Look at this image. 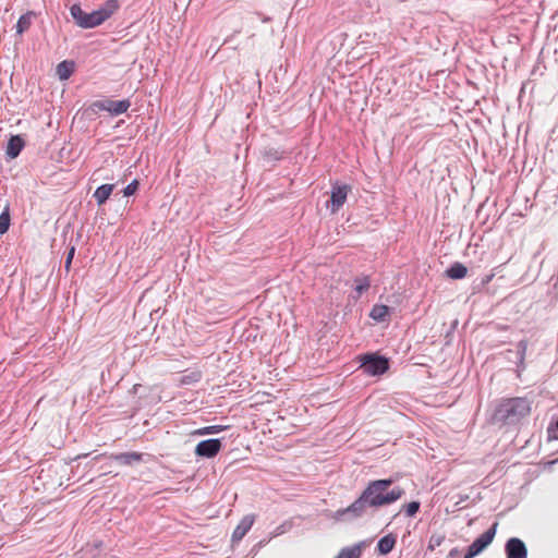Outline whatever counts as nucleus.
Here are the masks:
<instances>
[{
	"label": "nucleus",
	"mask_w": 558,
	"mask_h": 558,
	"mask_svg": "<svg viewBox=\"0 0 558 558\" xmlns=\"http://www.w3.org/2000/svg\"><path fill=\"white\" fill-rule=\"evenodd\" d=\"M531 412V404L525 398H510L505 399L496 408L494 417L498 422L505 424L518 423L521 418L529 415Z\"/></svg>",
	"instance_id": "7ed1b4c3"
},
{
	"label": "nucleus",
	"mask_w": 558,
	"mask_h": 558,
	"mask_svg": "<svg viewBox=\"0 0 558 558\" xmlns=\"http://www.w3.org/2000/svg\"><path fill=\"white\" fill-rule=\"evenodd\" d=\"M397 538L392 534L385 535L381 537L377 543V550L380 555H387L389 554L395 545H396Z\"/></svg>",
	"instance_id": "2eb2a0df"
},
{
	"label": "nucleus",
	"mask_w": 558,
	"mask_h": 558,
	"mask_svg": "<svg viewBox=\"0 0 558 558\" xmlns=\"http://www.w3.org/2000/svg\"><path fill=\"white\" fill-rule=\"evenodd\" d=\"M498 523L495 522L486 532L480 535L468 547L463 558H474L480 555L494 539L497 532Z\"/></svg>",
	"instance_id": "423d86ee"
},
{
	"label": "nucleus",
	"mask_w": 558,
	"mask_h": 558,
	"mask_svg": "<svg viewBox=\"0 0 558 558\" xmlns=\"http://www.w3.org/2000/svg\"><path fill=\"white\" fill-rule=\"evenodd\" d=\"M223 429L220 425L206 426L196 432L198 435H211L217 434Z\"/></svg>",
	"instance_id": "4be33fe9"
},
{
	"label": "nucleus",
	"mask_w": 558,
	"mask_h": 558,
	"mask_svg": "<svg viewBox=\"0 0 558 558\" xmlns=\"http://www.w3.org/2000/svg\"><path fill=\"white\" fill-rule=\"evenodd\" d=\"M390 478L371 481L360 497L347 508L337 510L332 518L336 521L352 522L368 513V510L376 511L380 507L389 506L404 495L400 486H392Z\"/></svg>",
	"instance_id": "f257e3e1"
},
{
	"label": "nucleus",
	"mask_w": 558,
	"mask_h": 558,
	"mask_svg": "<svg viewBox=\"0 0 558 558\" xmlns=\"http://www.w3.org/2000/svg\"><path fill=\"white\" fill-rule=\"evenodd\" d=\"M364 543L355 544L350 547L342 548L335 558H361Z\"/></svg>",
	"instance_id": "ddd939ff"
},
{
	"label": "nucleus",
	"mask_w": 558,
	"mask_h": 558,
	"mask_svg": "<svg viewBox=\"0 0 558 558\" xmlns=\"http://www.w3.org/2000/svg\"><path fill=\"white\" fill-rule=\"evenodd\" d=\"M354 282H355L354 289L359 295H361L363 292L367 291L371 286L367 277L356 278Z\"/></svg>",
	"instance_id": "412c9836"
},
{
	"label": "nucleus",
	"mask_w": 558,
	"mask_h": 558,
	"mask_svg": "<svg viewBox=\"0 0 558 558\" xmlns=\"http://www.w3.org/2000/svg\"><path fill=\"white\" fill-rule=\"evenodd\" d=\"M118 9L119 3L117 0H109L102 7L89 13L83 11L80 4L74 3L70 8V14L77 26L94 28L108 20Z\"/></svg>",
	"instance_id": "f03ea898"
},
{
	"label": "nucleus",
	"mask_w": 558,
	"mask_h": 558,
	"mask_svg": "<svg viewBox=\"0 0 558 558\" xmlns=\"http://www.w3.org/2000/svg\"><path fill=\"white\" fill-rule=\"evenodd\" d=\"M221 448H222V442L220 439H216V438L206 439V440L199 441L196 445L195 454L197 457L210 459V458L216 457L218 454V452L221 450Z\"/></svg>",
	"instance_id": "0eeeda50"
},
{
	"label": "nucleus",
	"mask_w": 558,
	"mask_h": 558,
	"mask_svg": "<svg viewBox=\"0 0 558 558\" xmlns=\"http://www.w3.org/2000/svg\"><path fill=\"white\" fill-rule=\"evenodd\" d=\"M351 187L347 184H335L332 185L330 195V210L332 214L337 213L345 203L348 193Z\"/></svg>",
	"instance_id": "6e6552de"
},
{
	"label": "nucleus",
	"mask_w": 558,
	"mask_h": 558,
	"mask_svg": "<svg viewBox=\"0 0 558 558\" xmlns=\"http://www.w3.org/2000/svg\"><path fill=\"white\" fill-rule=\"evenodd\" d=\"M10 223V207L7 205L0 215V234H4L9 230Z\"/></svg>",
	"instance_id": "aec40b11"
},
{
	"label": "nucleus",
	"mask_w": 558,
	"mask_h": 558,
	"mask_svg": "<svg viewBox=\"0 0 558 558\" xmlns=\"http://www.w3.org/2000/svg\"><path fill=\"white\" fill-rule=\"evenodd\" d=\"M138 186H140V182L137 180H133L130 184H128L124 187L123 195L124 196H132L133 194L136 193V191L138 190Z\"/></svg>",
	"instance_id": "b1692460"
},
{
	"label": "nucleus",
	"mask_w": 558,
	"mask_h": 558,
	"mask_svg": "<svg viewBox=\"0 0 558 558\" xmlns=\"http://www.w3.org/2000/svg\"><path fill=\"white\" fill-rule=\"evenodd\" d=\"M449 558H459L460 557V550L459 548L454 547L449 551L448 555Z\"/></svg>",
	"instance_id": "c85d7f7f"
},
{
	"label": "nucleus",
	"mask_w": 558,
	"mask_h": 558,
	"mask_svg": "<svg viewBox=\"0 0 558 558\" xmlns=\"http://www.w3.org/2000/svg\"><path fill=\"white\" fill-rule=\"evenodd\" d=\"M201 378V373H193L191 376H184L182 378V383L183 384H190V383H194V381H198Z\"/></svg>",
	"instance_id": "a878e982"
},
{
	"label": "nucleus",
	"mask_w": 558,
	"mask_h": 558,
	"mask_svg": "<svg viewBox=\"0 0 558 558\" xmlns=\"http://www.w3.org/2000/svg\"><path fill=\"white\" fill-rule=\"evenodd\" d=\"M390 308L384 304H376L373 306L369 316L376 322H384L389 315Z\"/></svg>",
	"instance_id": "a211bd4d"
},
{
	"label": "nucleus",
	"mask_w": 558,
	"mask_h": 558,
	"mask_svg": "<svg viewBox=\"0 0 558 558\" xmlns=\"http://www.w3.org/2000/svg\"><path fill=\"white\" fill-rule=\"evenodd\" d=\"M24 140L20 135H12L8 142L7 156L10 158H16L24 147Z\"/></svg>",
	"instance_id": "f8f14e48"
},
{
	"label": "nucleus",
	"mask_w": 558,
	"mask_h": 558,
	"mask_svg": "<svg viewBox=\"0 0 558 558\" xmlns=\"http://www.w3.org/2000/svg\"><path fill=\"white\" fill-rule=\"evenodd\" d=\"M254 521V514L244 515L232 533V543L240 542L252 529Z\"/></svg>",
	"instance_id": "9d476101"
},
{
	"label": "nucleus",
	"mask_w": 558,
	"mask_h": 558,
	"mask_svg": "<svg viewBox=\"0 0 558 558\" xmlns=\"http://www.w3.org/2000/svg\"><path fill=\"white\" fill-rule=\"evenodd\" d=\"M440 543H441V538H440V537L435 538V537L433 536V537L430 538V542H429V546H428V547H429V549H432V550H433V549L435 548V546H439V545H440Z\"/></svg>",
	"instance_id": "cd10ccee"
},
{
	"label": "nucleus",
	"mask_w": 558,
	"mask_h": 558,
	"mask_svg": "<svg viewBox=\"0 0 558 558\" xmlns=\"http://www.w3.org/2000/svg\"><path fill=\"white\" fill-rule=\"evenodd\" d=\"M111 460L117 461L122 465H133L135 463H140L143 461V454L140 452H121V453H112L109 457Z\"/></svg>",
	"instance_id": "9b49d317"
},
{
	"label": "nucleus",
	"mask_w": 558,
	"mask_h": 558,
	"mask_svg": "<svg viewBox=\"0 0 558 558\" xmlns=\"http://www.w3.org/2000/svg\"><path fill=\"white\" fill-rule=\"evenodd\" d=\"M131 107L129 99L112 100L109 98L96 100L90 105L94 112L108 111L111 116H120Z\"/></svg>",
	"instance_id": "39448f33"
},
{
	"label": "nucleus",
	"mask_w": 558,
	"mask_h": 558,
	"mask_svg": "<svg viewBox=\"0 0 558 558\" xmlns=\"http://www.w3.org/2000/svg\"><path fill=\"white\" fill-rule=\"evenodd\" d=\"M421 504L418 501H411L404 506V511L408 517H413L420 510Z\"/></svg>",
	"instance_id": "5701e85b"
},
{
	"label": "nucleus",
	"mask_w": 558,
	"mask_h": 558,
	"mask_svg": "<svg viewBox=\"0 0 558 558\" xmlns=\"http://www.w3.org/2000/svg\"><path fill=\"white\" fill-rule=\"evenodd\" d=\"M113 189L114 184H102L96 189L93 196L99 206L106 203V201L110 197Z\"/></svg>",
	"instance_id": "4468645a"
},
{
	"label": "nucleus",
	"mask_w": 558,
	"mask_h": 558,
	"mask_svg": "<svg viewBox=\"0 0 558 558\" xmlns=\"http://www.w3.org/2000/svg\"><path fill=\"white\" fill-rule=\"evenodd\" d=\"M526 348H527V343L525 340H521L518 344V350H519V354H520V360L521 362H523V359H524V354H525V351H526Z\"/></svg>",
	"instance_id": "bb28decb"
},
{
	"label": "nucleus",
	"mask_w": 558,
	"mask_h": 558,
	"mask_svg": "<svg viewBox=\"0 0 558 558\" xmlns=\"http://www.w3.org/2000/svg\"><path fill=\"white\" fill-rule=\"evenodd\" d=\"M507 558H526L527 549L524 542L518 537H511L505 545Z\"/></svg>",
	"instance_id": "1a4fd4ad"
},
{
	"label": "nucleus",
	"mask_w": 558,
	"mask_h": 558,
	"mask_svg": "<svg viewBox=\"0 0 558 558\" xmlns=\"http://www.w3.org/2000/svg\"><path fill=\"white\" fill-rule=\"evenodd\" d=\"M359 359L363 373L369 376H380L389 368V360L377 353H367Z\"/></svg>",
	"instance_id": "20e7f679"
},
{
	"label": "nucleus",
	"mask_w": 558,
	"mask_h": 558,
	"mask_svg": "<svg viewBox=\"0 0 558 558\" xmlns=\"http://www.w3.org/2000/svg\"><path fill=\"white\" fill-rule=\"evenodd\" d=\"M466 274H468V268L459 262L453 263L446 270L447 277H449L451 279H462L466 276Z\"/></svg>",
	"instance_id": "dca6fc26"
},
{
	"label": "nucleus",
	"mask_w": 558,
	"mask_h": 558,
	"mask_svg": "<svg viewBox=\"0 0 558 558\" xmlns=\"http://www.w3.org/2000/svg\"><path fill=\"white\" fill-rule=\"evenodd\" d=\"M74 254H75V246L72 245L69 248V251H68L66 258H65V262H64V268H65L66 271H69L70 268H71Z\"/></svg>",
	"instance_id": "393cba45"
},
{
	"label": "nucleus",
	"mask_w": 558,
	"mask_h": 558,
	"mask_svg": "<svg viewBox=\"0 0 558 558\" xmlns=\"http://www.w3.org/2000/svg\"><path fill=\"white\" fill-rule=\"evenodd\" d=\"M32 19H33V12H27L25 14H23L22 16H20L17 23H16V32L17 34H23L24 32H26L31 24H32Z\"/></svg>",
	"instance_id": "6ab92c4d"
},
{
	"label": "nucleus",
	"mask_w": 558,
	"mask_h": 558,
	"mask_svg": "<svg viewBox=\"0 0 558 558\" xmlns=\"http://www.w3.org/2000/svg\"><path fill=\"white\" fill-rule=\"evenodd\" d=\"M74 71V62L64 60L57 65V74L60 80H68Z\"/></svg>",
	"instance_id": "f3484780"
}]
</instances>
